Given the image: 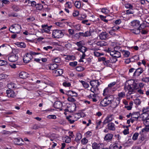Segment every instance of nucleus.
Listing matches in <instances>:
<instances>
[{
	"instance_id": "f257e3e1",
	"label": "nucleus",
	"mask_w": 149,
	"mask_h": 149,
	"mask_svg": "<svg viewBox=\"0 0 149 149\" xmlns=\"http://www.w3.org/2000/svg\"><path fill=\"white\" fill-rule=\"evenodd\" d=\"M144 84L142 83H140L139 85L133 79L129 80L127 81L125 84L124 90L128 91V93L131 95L135 92V90L139 88V86L143 88Z\"/></svg>"
},
{
	"instance_id": "f03ea898",
	"label": "nucleus",
	"mask_w": 149,
	"mask_h": 149,
	"mask_svg": "<svg viewBox=\"0 0 149 149\" xmlns=\"http://www.w3.org/2000/svg\"><path fill=\"white\" fill-rule=\"evenodd\" d=\"M131 25L134 28L131 30L132 32L136 34H139L141 28L139 22L137 20H134L131 22Z\"/></svg>"
},
{
	"instance_id": "7ed1b4c3",
	"label": "nucleus",
	"mask_w": 149,
	"mask_h": 149,
	"mask_svg": "<svg viewBox=\"0 0 149 149\" xmlns=\"http://www.w3.org/2000/svg\"><path fill=\"white\" fill-rule=\"evenodd\" d=\"M64 30H54L52 32V37L54 38H59L63 37L65 33Z\"/></svg>"
},
{
	"instance_id": "20e7f679",
	"label": "nucleus",
	"mask_w": 149,
	"mask_h": 149,
	"mask_svg": "<svg viewBox=\"0 0 149 149\" xmlns=\"http://www.w3.org/2000/svg\"><path fill=\"white\" fill-rule=\"evenodd\" d=\"M21 27L19 24H15L12 25L10 27L9 30L14 33H18L21 31Z\"/></svg>"
},
{
	"instance_id": "39448f33",
	"label": "nucleus",
	"mask_w": 149,
	"mask_h": 149,
	"mask_svg": "<svg viewBox=\"0 0 149 149\" xmlns=\"http://www.w3.org/2000/svg\"><path fill=\"white\" fill-rule=\"evenodd\" d=\"M143 68H139L135 69V70L133 75V78H138L140 74L143 72Z\"/></svg>"
},
{
	"instance_id": "423d86ee",
	"label": "nucleus",
	"mask_w": 149,
	"mask_h": 149,
	"mask_svg": "<svg viewBox=\"0 0 149 149\" xmlns=\"http://www.w3.org/2000/svg\"><path fill=\"white\" fill-rule=\"evenodd\" d=\"M125 96V93L124 92H121L119 93L118 94V97L116 98V103L118 104H119L120 102V100L123 98Z\"/></svg>"
},
{
	"instance_id": "0eeeda50",
	"label": "nucleus",
	"mask_w": 149,
	"mask_h": 149,
	"mask_svg": "<svg viewBox=\"0 0 149 149\" xmlns=\"http://www.w3.org/2000/svg\"><path fill=\"white\" fill-rule=\"evenodd\" d=\"M32 56L29 53H27L23 58V60L25 63H27L32 58Z\"/></svg>"
},
{
	"instance_id": "6e6552de",
	"label": "nucleus",
	"mask_w": 149,
	"mask_h": 149,
	"mask_svg": "<svg viewBox=\"0 0 149 149\" xmlns=\"http://www.w3.org/2000/svg\"><path fill=\"white\" fill-rule=\"evenodd\" d=\"M42 28V32H45L47 33H50V29L52 27V26H48L47 24L42 25L41 26Z\"/></svg>"
},
{
	"instance_id": "1a4fd4ad",
	"label": "nucleus",
	"mask_w": 149,
	"mask_h": 149,
	"mask_svg": "<svg viewBox=\"0 0 149 149\" xmlns=\"http://www.w3.org/2000/svg\"><path fill=\"white\" fill-rule=\"evenodd\" d=\"M8 59V60L11 62H15L18 60V57L16 54H12L10 55Z\"/></svg>"
},
{
	"instance_id": "9d476101",
	"label": "nucleus",
	"mask_w": 149,
	"mask_h": 149,
	"mask_svg": "<svg viewBox=\"0 0 149 149\" xmlns=\"http://www.w3.org/2000/svg\"><path fill=\"white\" fill-rule=\"evenodd\" d=\"M109 51L110 53V55L113 57H116V58H120L121 57V52H116L115 51H110L109 50Z\"/></svg>"
},
{
	"instance_id": "9b49d317",
	"label": "nucleus",
	"mask_w": 149,
	"mask_h": 149,
	"mask_svg": "<svg viewBox=\"0 0 149 149\" xmlns=\"http://www.w3.org/2000/svg\"><path fill=\"white\" fill-rule=\"evenodd\" d=\"M114 91V90L111 89L109 87H107L104 89L103 95L105 96L111 95Z\"/></svg>"
},
{
	"instance_id": "f8f14e48",
	"label": "nucleus",
	"mask_w": 149,
	"mask_h": 149,
	"mask_svg": "<svg viewBox=\"0 0 149 149\" xmlns=\"http://www.w3.org/2000/svg\"><path fill=\"white\" fill-rule=\"evenodd\" d=\"M63 70L61 69L54 70L52 72L53 75L55 76H61L63 74Z\"/></svg>"
},
{
	"instance_id": "ddd939ff",
	"label": "nucleus",
	"mask_w": 149,
	"mask_h": 149,
	"mask_svg": "<svg viewBox=\"0 0 149 149\" xmlns=\"http://www.w3.org/2000/svg\"><path fill=\"white\" fill-rule=\"evenodd\" d=\"M90 85L92 87H97L99 86L100 84L98 80H93L91 81L90 82Z\"/></svg>"
},
{
	"instance_id": "4468645a",
	"label": "nucleus",
	"mask_w": 149,
	"mask_h": 149,
	"mask_svg": "<svg viewBox=\"0 0 149 149\" xmlns=\"http://www.w3.org/2000/svg\"><path fill=\"white\" fill-rule=\"evenodd\" d=\"M99 37L101 40H105L109 38V35L107 32L104 31L100 34Z\"/></svg>"
},
{
	"instance_id": "2eb2a0df",
	"label": "nucleus",
	"mask_w": 149,
	"mask_h": 149,
	"mask_svg": "<svg viewBox=\"0 0 149 149\" xmlns=\"http://www.w3.org/2000/svg\"><path fill=\"white\" fill-rule=\"evenodd\" d=\"M113 118V115L111 114L108 115L103 122V124L104 125L105 124L110 122L112 120Z\"/></svg>"
},
{
	"instance_id": "dca6fc26",
	"label": "nucleus",
	"mask_w": 149,
	"mask_h": 149,
	"mask_svg": "<svg viewBox=\"0 0 149 149\" xmlns=\"http://www.w3.org/2000/svg\"><path fill=\"white\" fill-rule=\"evenodd\" d=\"M54 106L56 109H59V111H61V107L62 106V104L59 101L55 102L54 104Z\"/></svg>"
},
{
	"instance_id": "f3484780",
	"label": "nucleus",
	"mask_w": 149,
	"mask_h": 149,
	"mask_svg": "<svg viewBox=\"0 0 149 149\" xmlns=\"http://www.w3.org/2000/svg\"><path fill=\"white\" fill-rule=\"evenodd\" d=\"M6 93L8 97H14L16 96L15 93L13 91L7 90Z\"/></svg>"
},
{
	"instance_id": "a211bd4d",
	"label": "nucleus",
	"mask_w": 149,
	"mask_h": 149,
	"mask_svg": "<svg viewBox=\"0 0 149 149\" xmlns=\"http://www.w3.org/2000/svg\"><path fill=\"white\" fill-rule=\"evenodd\" d=\"M122 148V146L120 144L114 143L110 145L109 149H121Z\"/></svg>"
},
{
	"instance_id": "6ab92c4d",
	"label": "nucleus",
	"mask_w": 149,
	"mask_h": 149,
	"mask_svg": "<svg viewBox=\"0 0 149 149\" xmlns=\"http://www.w3.org/2000/svg\"><path fill=\"white\" fill-rule=\"evenodd\" d=\"M110 104L107 100L106 98L105 97L102 100H101L100 103V105L102 107H106Z\"/></svg>"
},
{
	"instance_id": "aec40b11",
	"label": "nucleus",
	"mask_w": 149,
	"mask_h": 149,
	"mask_svg": "<svg viewBox=\"0 0 149 149\" xmlns=\"http://www.w3.org/2000/svg\"><path fill=\"white\" fill-rule=\"evenodd\" d=\"M113 136V134H108L105 136L104 139L106 141H110L112 140Z\"/></svg>"
},
{
	"instance_id": "412c9836",
	"label": "nucleus",
	"mask_w": 149,
	"mask_h": 149,
	"mask_svg": "<svg viewBox=\"0 0 149 149\" xmlns=\"http://www.w3.org/2000/svg\"><path fill=\"white\" fill-rule=\"evenodd\" d=\"M103 145L102 144H97L96 143H94L92 144L93 149H101V146Z\"/></svg>"
},
{
	"instance_id": "4be33fe9",
	"label": "nucleus",
	"mask_w": 149,
	"mask_h": 149,
	"mask_svg": "<svg viewBox=\"0 0 149 149\" xmlns=\"http://www.w3.org/2000/svg\"><path fill=\"white\" fill-rule=\"evenodd\" d=\"M28 74L25 72H21L19 74V77L23 79H25L28 77Z\"/></svg>"
},
{
	"instance_id": "5701e85b",
	"label": "nucleus",
	"mask_w": 149,
	"mask_h": 149,
	"mask_svg": "<svg viewBox=\"0 0 149 149\" xmlns=\"http://www.w3.org/2000/svg\"><path fill=\"white\" fill-rule=\"evenodd\" d=\"M66 94L68 96H77V93L73 91H69L67 92Z\"/></svg>"
},
{
	"instance_id": "b1692460",
	"label": "nucleus",
	"mask_w": 149,
	"mask_h": 149,
	"mask_svg": "<svg viewBox=\"0 0 149 149\" xmlns=\"http://www.w3.org/2000/svg\"><path fill=\"white\" fill-rule=\"evenodd\" d=\"M105 97L106 98L109 104L111 103V102L113 101L114 99L113 96L111 94L106 95Z\"/></svg>"
},
{
	"instance_id": "393cba45",
	"label": "nucleus",
	"mask_w": 149,
	"mask_h": 149,
	"mask_svg": "<svg viewBox=\"0 0 149 149\" xmlns=\"http://www.w3.org/2000/svg\"><path fill=\"white\" fill-rule=\"evenodd\" d=\"M21 138H15L13 140V142L14 144L20 146H22L24 145V143H19L20 141Z\"/></svg>"
},
{
	"instance_id": "a878e982",
	"label": "nucleus",
	"mask_w": 149,
	"mask_h": 149,
	"mask_svg": "<svg viewBox=\"0 0 149 149\" xmlns=\"http://www.w3.org/2000/svg\"><path fill=\"white\" fill-rule=\"evenodd\" d=\"M96 44L98 46H99L100 47L105 46L107 45V43L104 41H101L97 42Z\"/></svg>"
},
{
	"instance_id": "bb28decb",
	"label": "nucleus",
	"mask_w": 149,
	"mask_h": 149,
	"mask_svg": "<svg viewBox=\"0 0 149 149\" xmlns=\"http://www.w3.org/2000/svg\"><path fill=\"white\" fill-rule=\"evenodd\" d=\"M107 127L108 129L110 130L113 131L115 130L114 124L112 123H109L107 125Z\"/></svg>"
},
{
	"instance_id": "cd10ccee",
	"label": "nucleus",
	"mask_w": 149,
	"mask_h": 149,
	"mask_svg": "<svg viewBox=\"0 0 149 149\" xmlns=\"http://www.w3.org/2000/svg\"><path fill=\"white\" fill-rule=\"evenodd\" d=\"M121 53L123 54L124 57H128L130 54V53L129 52L124 50H123Z\"/></svg>"
},
{
	"instance_id": "c85d7f7f",
	"label": "nucleus",
	"mask_w": 149,
	"mask_h": 149,
	"mask_svg": "<svg viewBox=\"0 0 149 149\" xmlns=\"http://www.w3.org/2000/svg\"><path fill=\"white\" fill-rule=\"evenodd\" d=\"M58 67V65L56 63H53L51 64L49 66V69L53 70H56V69Z\"/></svg>"
},
{
	"instance_id": "c756f323",
	"label": "nucleus",
	"mask_w": 149,
	"mask_h": 149,
	"mask_svg": "<svg viewBox=\"0 0 149 149\" xmlns=\"http://www.w3.org/2000/svg\"><path fill=\"white\" fill-rule=\"evenodd\" d=\"M90 91L94 93L98 94L99 93V88L97 87H92L91 88Z\"/></svg>"
},
{
	"instance_id": "7c9ffc66",
	"label": "nucleus",
	"mask_w": 149,
	"mask_h": 149,
	"mask_svg": "<svg viewBox=\"0 0 149 149\" xmlns=\"http://www.w3.org/2000/svg\"><path fill=\"white\" fill-rule=\"evenodd\" d=\"M77 50L81 52L82 53H85L87 50V48L83 46L81 47H79L77 49Z\"/></svg>"
},
{
	"instance_id": "2f4dec72",
	"label": "nucleus",
	"mask_w": 149,
	"mask_h": 149,
	"mask_svg": "<svg viewBox=\"0 0 149 149\" xmlns=\"http://www.w3.org/2000/svg\"><path fill=\"white\" fill-rule=\"evenodd\" d=\"M76 136L75 140L77 142L79 141L82 138V135L80 133L77 134Z\"/></svg>"
},
{
	"instance_id": "473e14b6",
	"label": "nucleus",
	"mask_w": 149,
	"mask_h": 149,
	"mask_svg": "<svg viewBox=\"0 0 149 149\" xmlns=\"http://www.w3.org/2000/svg\"><path fill=\"white\" fill-rule=\"evenodd\" d=\"M148 114L147 112H143L141 115V117L142 118L143 120L148 118Z\"/></svg>"
},
{
	"instance_id": "72a5a7b5",
	"label": "nucleus",
	"mask_w": 149,
	"mask_h": 149,
	"mask_svg": "<svg viewBox=\"0 0 149 149\" xmlns=\"http://www.w3.org/2000/svg\"><path fill=\"white\" fill-rule=\"evenodd\" d=\"M65 59L67 60H74L75 59V57L73 55H67Z\"/></svg>"
},
{
	"instance_id": "f704fd0d",
	"label": "nucleus",
	"mask_w": 149,
	"mask_h": 149,
	"mask_svg": "<svg viewBox=\"0 0 149 149\" xmlns=\"http://www.w3.org/2000/svg\"><path fill=\"white\" fill-rule=\"evenodd\" d=\"M80 82L81 83L82 85L83 86V87L85 88H86L89 87V84L86 81L81 80L80 81Z\"/></svg>"
},
{
	"instance_id": "c9c22d12",
	"label": "nucleus",
	"mask_w": 149,
	"mask_h": 149,
	"mask_svg": "<svg viewBox=\"0 0 149 149\" xmlns=\"http://www.w3.org/2000/svg\"><path fill=\"white\" fill-rule=\"evenodd\" d=\"M66 119H67L68 121L70 123H73L75 120L73 119V117H72L71 116H67Z\"/></svg>"
},
{
	"instance_id": "e433bc0d",
	"label": "nucleus",
	"mask_w": 149,
	"mask_h": 149,
	"mask_svg": "<svg viewBox=\"0 0 149 149\" xmlns=\"http://www.w3.org/2000/svg\"><path fill=\"white\" fill-rule=\"evenodd\" d=\"M139 112H134L132 114V118L137 119L139 116L140 114Z\"/></svg>"
},
{
	"instance_id": "4c0bfd02",
	"label": "nucleus",
	"mask_w": 149,
	"mask_h": 149,
	"mask_svg": "<svg viewBox=\"0 0 149 149\" xmlns=\"http://www.w3.org/2000/svg\"><path fill=\"white\" fill-rule=\"evenodd\" d=\"M17 45L21 48H24L26 47V45L23 42H17Z\"/></svg>"
},
{
	"instance_id": "58836bf2",
	"label": "nucleus",
	"mask_w": 149,
	"mask_h": 149,
	"mask_svg": "<svg viewBox=\"0 0 149 149\" xmlns=\"http://www.w3.org/2000/svg\"><path fill=\"white\" fill-rule=\"evenodd\" d=\"M95 43L93 44L92 45V46L90 48V50H91L94 51L98 50L99 49V48L96 47L95 46Z\"/></svg>"
},
{
	"instance_id": "ea45409f",
	"label": "nucleus",
	"mask_w": 149,
	"mask_h": 149,
	"mask_svg": "<svg viewBox=\"0 0 149 149\" xmlns=\"http://www.w3.org/2000/svg\"><path fill=\"white\" fill-rule=\"evenodd\" d=\"M16 85L13 83H11L8 85V87L9 89H12L16 88Z\"/></svg>"
},
{
	"instance_id": "a19ab883",
	"label": "nucleus",
	"mask_w": 149,
	"mask_h": 149,
	"mask_svg": "<svg viewBox=\"0 0 149 149\" xmlns=\"http://www.w3.org/2000/svg\"><path fill=\"white\" fill-rule=\"evenodd\" d=\"M123 50L121 49V48L120 46H116L114 48V50L113 51H115L116 52H120L121 53Z\"/></svg>"
},
{
	"instance_id": "79ce46f5",
	"label": "nucleus",
	"mask_w": 149,
	"mask_h": 149,
	"mask_svg": "<svg viewBox=\"0 0 149 149\" xmlns=\"http://www.w3.org/2000/svg\"><path fill=\"white\" fill-rule=\"evenodd\" d=\"M74 5L77 8H79L81 6V3L79 1H76L75 2Z\"/></svg>"
},
{
	"instance_id": "37998d69",
	"label": "nucleus",
	"mask_w": 149,
	"mask_h": 149,
	"mask_svg": "<svg viewBox=\"0 0 149 149\" xmlns=\"http://www.w3.org/2000/svg\"><path fill=\"white\" fill-rule=\"evenodd\" d=\"M86 17V15H81L80 16H78L77 18V19L79 20H83V19H85Z\"/></svg>"
},
{
	"instance_id": "c03bdc74",
	"label": "nucleus",
	"mask_w": 149,
	"mask_h": 149,
	"mask_svg": "<svg viewBox=\"0 0 149 149\" xmlns=\"http://www.w3.org/2000/svg\"><path fill=\"white\" fill-rule=\"evenodd\" d=\"M65 6L66 8H71L72 7V3L70 2H67L65 4Z\"/></svg>"
},
{
	"instance_id": "a18cd8bd",
	"label": "nucleus",
	"mask_w": 149,
	"mask_h": 149,
	"mask_svg": "<svg viewBox=\"0 0 149 149\" xmlns=\"http://www.w3.org/2000/svg\"><path fill=\"white\" fill-rule=\"evenodd\" d=\"M12 8L13 10L16 11H18L20 9V8H19V6H17L15 5H13V6Z\"/></svg>"
},
{
	"instance_id": "49530a36",
	"label": "nucleus",
	"mask_w": 149,
	"mask_h": 149,
	"mask_svg": "<svg viewBox=\"0 0 149 149\" xmlns=\"http://www.w3.org/2000/svg\"><path fill=\"white\" fill-rule=\"evenodd\" d=\"M92 32L90 30L87 31L84 33V37H88L90 36L91 35Z\"/></svg>"
},
{
	"instance_id": "de8ad7c7",
	"label": "nucleus",
	"mask_w": 149,
	"mask_h": 149,
	"mask_svg": "<svg viewBox=\"0 0 149 149\" xmlns=\"http://www.w3.org/2000/svg\"><path fill=\"white\" fill-rule=\"evenodd\" d=\"M125 6L127 8H129L130 9H133V6L129 3L125 4Z\"/></svg>"
},
{
	"instance_id": "09e8293b",
	"label": "nucleus",
	"mask_w": 149,
	"mask_h": 149,
	"mask_svg": "<svg viewBox=\"0 0 149 149\" xmlns=\"http://www.w3.org/2000/svg\"><path fill=\"white\" fill-rule=\"evenodd\" d=\"M35 20V18L33 17H30L29 18L26 19L27 21L29 22H33Z\"/></svg>"
},
{
	"instance_id": "8fccbe9b",
	"label": "nucleus",
	"mask_w": 149,
	"mask_h": 149,
	"mask_svg": "<svg viewBox=\"0 0 149 149\" xmlns=\"http://www.w3.org/2000/svg\"><path fill=\"white\" fill-rule=\"evenodd\" d=\"M146 125L145 128L142 130V132L144 131L148 132L149 131V125Z\"/></svg>"
},
{
	"instance_id": "3c124183",
	"label": "nucleus",
	"mask_w": 149,
	"mask_h": 149,
	"mask_svg": "<svg viewBox=\"0 0 149 149\" xmlns=\"http://www.w3.org/2000/svg\"><path fill=\"white\" fill-rule=\"evenodd\" d=\"M124 127H125L126 129L123 131V133L125 135H126L129 133V129H128V126H124Z\"/></svg>"
},
{
	"instance_id": "603ef678",
	"label": "nucleus",
	"mask_w": 149,
	"mask_h": 149,
	"mask_svg": "<svg viewBox=\"0 0 149 149\" xmlns=\"http://www.w3.org/2000/svg\"><path fill=\"white\" fill-rule=\"evenodd\" d=\"M93 54L95 56L97 57H99L101 55H103L104 54H103L99 53L97 52L96 51L94 52Z\"/></svg>"
},
{
	"instance_id": "864d4df0",
	"label": "nucleus",
	"mask_w": 149,
	"mask_h": 149,
	"mask_svg": "<svg viewBox=\"0 0 149 149\" xmlns=\"http://www.w3.org/2000/svg\"><path fill=\"white\" fill-rule=\"evenodd\" d=\"M116 84V83L115 82H113L112 83H111L108 85V87H109L111 89L113 90V87L114 85H115Z\"/></svg>"
},
{
	"instance_id": "5fc2aeb1",
	"label": "nucleus",
	"mask_w": 149,
	"mask_h": 149,
	"mask_svg": "<svg viewBox=\"0 0 149 149\" xmlns=\"http://www.w3.org/2000/svg\"><path fill=\"white\" fill-rule=\"evenodd\" d=\"M75 44L79 47H81L83 46V42L82 41H80L77 42L75 43Z\"/></svg>"
},
{
	"instance_id": "6e6d98bb",
	"label": "nucleus",
	"mask_w": 149,
	"mask_h": 149,
	"mask_svg": "<svg viewBox=\"0 0 149 149\" xmlns=\"http://www.w3.org/2000/svg\"><path fill=\"white\" fill-rule=\"evenodd\" d=\"M7 62L6 61L3 60H0V66H3L6 65Z\"/></svg>"
},
{
	"instance_id": "4d7b16f0",
	"label": "nucleus",
	"mask_w": 149,
	"mask_h": 149,
	"mask_svg": "<svg viewBox=\"0 0 149 149\" xmlns=\"http://www.w3.org/2000/svg\"><path fill=\"white\" fill-rule=\"evenodd\" d=\"M76 70L78 72L84 70V68L81 66H77L76 68Z\"/></svg>"
},
{
	"instance_id": "13d9d810",
	"label": "nucleus",
	"mask_w": 149,
	"mask_h": 149,
	"mask_svg": "<svg viewBox=\"0 0 149 149\" xmlns=\"http://www.w3.org/2000/svg\"><path fill=\"white\" fill-rule=\"evenodd\" d=\"M77 61H74L71 62L69 63V65L70 66L74 67L76 66L77 65Z\"/></svg>"
},
{
	"instance_id": "bf43d9fd",
	"label": "nucleus",
	"mask_w": 149,
	"mask_h": 149,
	"mask_svg": "<svg viewBox=\"0 0 149 149\" xmlns=\"http://www.w3.org/2000/svg\"><path fill=\"white\" fill-rule=\"evenodd\" d=\"M43 8V6L40 3H37L36 6V9L38 10H41Z\"/></svg>"
},
{
	"instance_id": "052dcab7",
	"label": "nucleus",
	"mask_w": 149,
	"mask_h": 149,
	"mask_svg": "<svg viewBox=\"0 0 149 149\" xmlns=\"http://www.w3.org/2000/svg\"><path fill=\"white\" fill-rule=\"evenodd\" d=\"M101 12L106 14L109 13V11L107 8H103L101 9Z\"/></svg>"
},
{
	"instance_id": "680f3d73",
	"label": "nucleus",
	"mask_w": 149,
	"mask_h": 149,
	"mask_svg": "<svg viewBox=\"0 0 149 149\" xmlns=\"http://www.w3.org/2000/svg\"><path fill=\"white\" fill-rule=\"evenodd\" d=\"M70 96L67 99L70 102H75L76 101V100L74 98Z\"/></svg>"
},
{
	"instance_id": "e2e57ef3",
	"label": "nucleus",
	"mask_w": 149,
	"mask_h": 149,
	"mask_svg": "<svg viewBox=\"0 0 149 149\" xmlns=\"http://www.w3.org/2000/svg\"><path fill=\"white\" fill-rule=\"evenodd\" d=\"M134 103L136 105H139L141 103L140 100L139 98L135 99L134 101Z\"/></svg>"
},
{
	"instance_id": "0e129e2a",
	"label": "nucleus",
	"mask_w": 149,
	"mask_h": 149,
	"mask_svg": "<svg viewBox=\"0 0 149 149\" xmlns=\"http://www.w3.org/2000/svg\"><path fill=\"white\" fill-rule=\"evenodd\" d=\"M110 59L111 60V63H115L117 61V58L115 57H112L111 58H110Z\"/></svg>"
},
{
	"instance_id": "69168bd1",
	"label": "nucleus",
	"mask_w": 149,
	"mask_h": 149,
	"mask_svg": "<svg viewBox=\"0 0 149 149\" xmlns=\"http://www.w3.org/2000/svg\"><path fill=\"white\" fill-rule=\"evenodd\" d=\"M138 135L139 133H138L136 132L134 133L132 137L133 139L134 140H136L137 139Z\"/></svg>"
},
{
	"instance_id": "338daca9",
	"label": "nucleus",
	"mask_w": 149,
	"mask_h": 149,
	"mask_svg": "<svg viewBox=\"0 0 149 149\" xmlns=\"http://www.w3.org/2000/svg\"><path fill=\"white\" fill-rule=\"evenodd\" d=\"M134 13L133 11V9H130L126 10V14H133Z\"/></svg>"
},
{
	"instance_id": "774afa93",
	"label": "nucleus",
	"mask_w": 149,
	"mask_h": 149,
	"mask_svg": "<svg viewBox=\"0 0 149 149\" xmlns=\"http://www.w3.org/2000/svg\"><path fill=\"white\" fill-rule=\"evenodd\" d=\"M73 26L75 29L78 31H79L81 29V26L80 24L76 25H74Z\"/></svg>"
}]
</instances>
